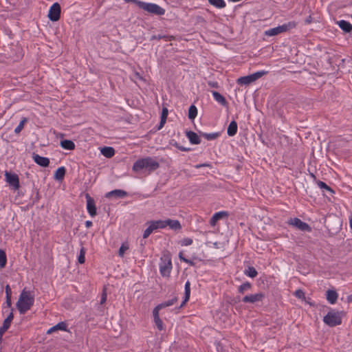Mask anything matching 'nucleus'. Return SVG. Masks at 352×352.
Masks as SVG:
<instances>
[{
    "mask_svg": "<svg viewBox=\"0 0 352 352\" xmlns=\"http://www.w3.org/2000/svg\"><path fill=\"white\" fill-rule=\"evenodd\" d=\"M159 163L154 159L147 157L137 160L133 166V170L135 172H141L144 170L148 173L155 170L159 168Z\"/></svg>",
    "mask_w": 352,
    "mask_h": 352,
    "instance_id": "obj_1",
    "label": "nucleus"
},
{
    "mask_svg": "<svg viewBox=\"0 0 352 352\" xmlns=\"http://www.w3.org/2000/svg\"><path fill=\"white\" fill-rule=\"evenodd\" d=\"M129 249V245L127 243H123L118 251V254L120 256L123 257L125 252Z\"/></svg>",
    "mask_w": 352,
    "mask_h": 352,
    "instance_id": "obj_35",
    "label": "nucleus"
},
{
    "mask_svg": "<svg viewBox=\"0 0 352 352\" xmlns=\"http://www.w3.org/2000/svg\"><path fill=\"white\" fill-rule=\"evenodd\" d=\"M60 6L58 3H54L50 8L47 16L52 21H57L60 16Z\"/></svg>",
    "mask_w": 352,
    "mask_h": 352,
    "instance_id": "obj_9",
    "label": "nucleus"
},
{
    "mask_svg": "<svg viewBox=\"0 0 352 352\" xmlns=\"http://www.w3.org/2000/svg\"><path fill=\"white\" fill-rule=\"evenodd\" d=\"M289 223L302 231L311 232V227L306 223L302 221L298 218H293L289 221Z\"/></svg>",
    "mask_w": 352,
    "mask_h": 352,
    "instance_id": "obj_10",
    "label": "nucleus"
},
{
    "mask_svg": "<svg viewBox=\"0 0 352 352\" xmlns=\"http://www.w3.org/2000/svg\"><path fill=\"white\" fill-rule=\"evenodd\" d=\"M34 302V297L26 290H23L16 302V307L20 314H25L31 309Z\"/></svg>",
    "mask_w": 352,
    "mask_h": 352,
    "instance_id": "obj_2",
    "label": "nucleus"
},
{
    "mask_svg": "<svg viewBox=\"0 0 352 352\" xmlns=\"http://www.w3.org/2000/svg\"><path fill=\"white\" fill-rule=\"evenodd\" d=\"M305 302H307V304L310 305L311 306H315V304L312 302L310 301V299L309 298H307V301H305Z\"/></svg>",
    "mask_w": 352,
    "mask_h": 352,
    "instance_id": "obj_49",
    "label": "nucleus"
},
{
    "mask_svg": "<svg viewBox=\"0 0 352 352\" xmlns=\"http://www.w3.org/2000/svg\"><path fill=\"white\" fill-rule=\"evenodd\" d=\"M126 2H131V3H135V5H137L138 6V8H140V4L139 3H142L143 1H139V0H125Z\"/></svg>",
    "mask_w": 352,
    "mask_h": 352,
    "instance_id": "obj_46",
    "label": "nucleus"
},
{
    "mask_svg": "<svg viewBox=\"0 0 352 352\" xmlns=\"http://www.w3.org/2000/svg\"><path fill=\"white\" fill-rule=\"evenodd\" d=\"M7 263V257L4 250L0 249V268L6 267Z\"/></svg>",
    "mask_w": 352,
    "mask_h": 352,
    "instance_id": "obj_32",
    "label": "nucleus"
},
{
    "mask_svg": "<svg viewBox=\"0 0 352 352\" xmlns=\"http://www.w3.org/2000/svg\"><path fill=\"white\" fill-rule=\"evenodd\" d=\"M139 4L140 9L154 15L162 16L166 12L164 8L155 3L143 1L142 3H139Z\"/></svg>",
    "mask_w": 352,
    "mask_h": 352,
    "instance_id": "obj_4",
    "label": "nucleus"
},
{
    "mask_svg": "<svg viewBox=\"0 0 352 352\" xmlns=\"http://www.w3.org/2000/svg\"><path fill=\"white\" fill-rule=\"evenodd\" d=\"M153 317L154 323L156 325L157 328L160 331H162L164 329V324L160 317V310H158L156 308H154L153 310Z\"/></svg>",
    "mask_w": 352,
    "mask_h": 352,
    "instance_id": "obj_15",
    "label": "nucleus"
},
{
    "mask_svg": "<svg viewBox=\"0 0 352 352\" xmlns=\"http://www.w3.org/2000/svg\"><path fill=\"white\" fill-rule=\"evenodd\" d=\"M190 283L189 281H187L185 284V299L183 304H185L190 298Z\"/></svg>",
    "mask_w": 352,
    "mask_h": 352,
    "instance_id": "obj_34",
    "label": "nucleus"
},
{
    "mask_svg": "<svg viewBox=\"0 0 352 352\" xmlns=\"http://www.w3.org/2000/svg\"><path fill=\"white\" fill-rule=\"evenodd\" d=\"M228 215V212L226 211H220L214 213L210 220V226L212 227L215 226L219 220L227 218Z\"/></svg>",
    "mask_w": 352,
    "mask_h": 352,
    "instance_id": "obj_12",
    "label": "nucleus"
},
{
    "mask_svg": "<svg viewBox=\"0 0 352 352\" xmlns=\"http://www.w3.org/2000/svg\"><path fill=\"white\" fill-rule=\"evenodd\" d=\"M186 136L191 144H199L201 142L199 135L192 131L186 132Z\"/></svg>",
    "mask_w": 352,
    "mask_h": 352,
    "instance_id": "obj_21",
    "label": "nucleus"
},
{
    "mask_svg": "<svg viewBox=\"0 0 352 352\" xmlns=\"http://www.w3.org/2000/svg\"><path fill=\"white\" fill-rule=\"evenodd\" d=\"M168 116V109L166 108L163 109L161 116V125H163L166 120Z\"/></svg>",
    "mask_w": 352,
    "mask_h": 352,
    "instance_id": "obj_42",
    "label": "nucleus"
},
{
    "mask_svg": "<svg viewBox=\"0 0 352 352\" xmlns=\"http://www.w3.org/2000/svg\"><path fill=\"white\" fill-rule=\"evenodd\" d=\"M163 222L164 223V228L168 227L170 229L175 231H178L182 229L181 223L178 220L166 219H163Z\"/></svg>",
    "mask_w": 352,
    "mask_h": 352,
    "instance_id": "obj_11",
    "label": "nucleus"
},
{
    "mask_svg": "<svg viewBox=\"0 0 352 352\" xmlns=\"http://www.w3.org/2000/svg\"><path fill=\"white\" fill-rule=\"evenodd\" d=\"M192 243V239L190 238H185L180 241L182 246L190 245Z\"/></svg>",
    "mask_w": 352,
    "mask_h": 352,
    "instance_id": "obj_43",
    "label": "nucleus"
},
{
    "mask_svg": "<svg viewBox=\"0 0 352 352\" xmlns=\"http://www.w3.org/2000/svg\"><path fill=\"white\" fill-rule=\"evenodd\" d=\"M296 24L294 22H289L287 23L279 25L278 27L271 28L265 32V34L268 36L278 35L279 34L287 32L296 27Z\"/></svg>",
    "mask_w": 352,
    "mask_h": 352,
    "instance_id": "obj_5",
    "label": "nucleus"
},
{
    "mask_svg": "<svg viewBox=\"0 0 352 352\" xmlns=\"http://www.w3.org/2000/svg\"><path fill=\"white\" fill-rule=\"evenodd\" d=\"M32 158L35 163L42 167H47L50 164V160L47 157L40 156L38 154H33Z\"/></svg>",
    "mask_w": 352,
    "mask_h": 352,
    "instance_id": "obj_16",
    "label": "nucleus"
},
{
    "mask_svg": "<svg viewBox=\"0 0 352 352\" xmlns=\"http://www.w3.org/2000/svg\"><path fill=\"white\" fill-rule=\"evenodd\" d=\"M164 223L163 222V219L148 221L146 223L147 228L143 233V238H148L153 232L157 230L164 229Z\"/></svg>",
    "mask_w": 352,
    "mask_h": 352,
    "instance_id": "obj_6",
    "label": "nucleus"
},
{
    "mask_svg": "<svg viewBox=\"0 0 352 352\" xmlns=\"http://www.w3.org/2000/svg\"><path fill=\"white\" fill-rule=\"evenodd\" d=\"M3 335L0 334V342H1Z\"/></svg>",
    "mask_w": 352,
    "mask_h": 352,
    "instance_id": "obj_51",
    "label": "nucleus"
},
{
    "mask_svg": "<svg viewBox=\"0 0 352 352\" xmlns=\"http://www.w3.org/2000/svg\"><path fill=\"white\" fill-rule=\"evenodd\" d=\"M294 296L302 301H307L305 292L302 289H298L294 293Z\"/></svg>",
    "mask_w": 352,
    "mask_h": 352,
    "instance_id": "obj_37",
    "label": "nucleus"
},
{
    "mask_svg": "<svg viewBox=\"0 0 352 352\" xmlns=\"http://www.w3.org/2000/svg\"><path fill=\"white\" fill-rule=\"evenodd\" d=\"M263 296L262 293L248 295L243 298V302L254 303L262 300Z\"/></svg>",
    "mask_w": 352,
    "mask_h": 352,
    "instance_id": "obj_14",
    "label": "nucleus"
},
{
    "mask_svg": "<svg viewBox=\"0 0 352 352\" xmlns=\"http://www.w3.org/2000/svg\"><path fill=\"white\" fill-rule=\"evenodd\" d=\"M66 169L64 166L59 167L54 173V179L62 180L65 175Z\"/></svg>",
    "mask_w": 352,
    "mask_h": 352,
    "instance_id": "obj_26",
    "label": "nucleus"
},
{
    "mask_svg": "<svg viewBox=\"0 0 352 352\" xmlns=\"http://www.w3.org/2000/svg\"><path fill=\"white\" fill-rule=\"evenodd\" d=\"M197 115V109L195 105H191L188 110V118L190 120H194Z\"/></svg>",
    "mask_w": 352,
    "mask_h": 352,
    "instance_id": "obj_33",
    "label": "nucleus"
},
{
    "mask_svg": "<svg viewBox=\"0 0 352 352\" xmlns=\"http://www.w3.org/2000/svg\"><path fill=\"white\" fill-rule=\"evenodd\" d=\"M58 330L67 331V324L65 322H59L56 325L50 328L47 331V333L50 334Z\"/></svg>",
    "mask_w": 352,
    "mask_h": 352,
    "instance_id": "obj_25",
    "label": "nucleus"
},
{
    "mask_svg": "<svg viewBox=\"0 0 352 352\" xmlns=\"http://www.w3.org/2000/svg\"><path fill=\"white\" fill-rule=\"evenodd\" d=\"M216 85H217V83H215V84H212V86H213V87H215V86H216Z\"/></svg>",
    "mask_w": 352,
    "mask_h": 352,
    "instance_id": "obj_52",
    "label": "nucleus"
},
{
    "mask_svg": "<svg viewBox=\"0 0 352 352\" xmlns=\"http://www.w3.org/2000/svg\"><path fill=\"white\" fill-rule=\"evenodd\" d=\"M201 135L208 140H215L218 136V133H202Z\"/></svg>",
    "mask_w": 352,
    "mask_h": 352,
    "instance_id": "obj_40",
    "label": "nucleus"
},
{
    "mask_svg": "<svg viewBox=\"0 0 352 352\" xmlns=\"http://www.w3.org/2000/svg\"><path fill=\"white\" fill-rule=\"evenodd\" d=\"M228 134L229 136L234 135L237 132V124L235 121H232L228 127Z\"/></svg>",
    "mask_w": 352,
    "mask_h": 352,
    "instance_id": "obj_28",
    "label": "nucleus"
},
{
    "mask_svg": "<svg viewBox=\"0 0 352 352\" xmlns=\"http://www.w3.org/2000/svg\"><path fill=\"white\" fill-rule=\"evenodd\" d=\"M319 186L322 188H324L326 190H330V188L324 182H320L319 183Z\"/></svg>",
    "mask_w": 352,
    "mask_h": 352,
    "instance_id": "obj_45",
    "label": "nucleus"
},
{
    "mask_svg": "<svg viewBox=\"0 0 352 352\" xmlns=\"http://www.w3.org/2000/svg\"><path fill=\"white\" fill-rule=\"evenodd\" d=\"M344 316V312L331 309L323 317V322L330 327L340 325L342 322V318Z\"/></svg>",
    "mask_w": 352,
    "mask_h": 352,
    "instance_id": "obj_3",
    "label": "nucleus"
},
{
    "mask_svg": "<svg viewBox=\"0 0 352 352\" xmlns=\"http://www.w3.org/2000/svg\"><path fill=\"white\" fill-rule=\"evenodd\" d=\"M337 24L345 32H350L352 30V25L346 21H339Z\"/></svg>",
    "mask_w": 352,
    "mask_h": 352,
    "instance_id": "obj_23",
    "label": "nucleus"
},
{
    "mask_svg": "<svg viewBox=\"0 0 352 352\" xmlns=\"http://www.w3.org/2000/svg\"><path fill=\"white\" fill-rule=\"evenodd\" d=\"M85 253L86 250L85 248H82L80 250V254L78 258V262L80 264H83L85 262Z\"/></svg>",
    "mask_w": 352,
    "mask_h": 352,
    "instance_id": "obj_39",
    "label": "nucleus"
},
{
    "mask_svg": "<svg viewBox=\"0 0 352 352\" xmlns=\"http://www.w3.org/2000/svg\"><path fill=\"white\" fill-rule=\"evenodd\" d=\"M12 313H10L8 317L4 320L2 327L0 328V334L3 335L4 333L9 329L12 321L13 320Z\"/></svg>",
    "mask_w": 352,
    "mask_h": 352,
    "instance_id": "obj_17",
    "label": "nucleus"
},
{
    "mask_svg": "<svg viewBox=\"0 0 352 352\" xmlns=\"http://www.w3.org/2000/svg\"><path fill=\"white\" fill-rule=\"evenodd\" d=\"M5 180L14 190L20 188L19 177L17 174L8 171L5 172Z\"/></svg>",
    "mask_w": 352,
    "mask_h": 352,
    "instance_id": "obj_8",
    "label": "nucleus"
},
{
    "mask_svg": "<svg viewBox=\"0 0 352 352\" xmlns=\"http://www.w3.org/2000/svg\"><path fill=\"white\" fill-rule=\"evenodd\" d=\"M179 258L183 261L184 262H185L186 263H188V264H190V265H192V262L187 258H185L184 256H183V252H179Z\"/></svg>",
    "mask_w": 352,
    "mask_h": 352,
    "instance_id": "obj_44",
    "label": "nucleus"
},
{
    "mask_svg": "<svg viewBox=\"0 0 352 352\" xmlns=\"http://www.w3.org/2000/svg\"><path fill=\"white\" fill-rule=\"evenodd\" d=\"M60 146L64 149L67 150H74L75 148L74 143L69 140H65L60 142Z\"/></svg>",
    "mask_w": 352,
    "mask_h": 352,
    "instance_id": "obj_27",
    "label": "nucleus"
},
{
    "mask_svg": "<svg viewBox=\"0 0 352 352\" xmlns=\"http://www.w3.org/2000/svg\"><path fill=\"white\" fill-rule=\"evenodd\" d=\"M172 269V263L170 260H168L166 263L162 264L160 267V273L164 276H168Z\"/></svg>",
    "mask_w": 352,
    "mask_h": 352,
    "instance_id": "obj_18",
    "label": "nucleus"
},
{
    "mask_svg": "<svg viewBox=\"0 0 352 352\" xmlns=\"http://www.w3.org/2000/svg\"><path fill=\"white\" fill-rule=\"evenodd\" d=\"M210 4L217 8H223L226 6V3L224 0H208Z\"/></svg>",
    "mask_w": 352,
    "mask_h": 352,
    "instance_id": "obj_30",
    "label": "nucleus"
},
{
    "mask_svg": "<svg viewBox=\"0 0 352 352\" xmlns=\"http://www.w3.org/2000/svg\"><path fill=\"white\" fill-rule=\"evenodd\" d=\"M244 274L250 277V278H254L257 276L258 272L253 267H248L245 271Z\"/></svg>",
    "mask_w": 352,
    "mask_h": 352,
    "instance_id": "obj_31",
    "label": "nucleus"
},
{
    "mask_svg": "<svg viewBox=\"0 0 352 352\" xmlns=\"http://www.w3.org/2000/svg\"><path fill=\"white\" fill-rule=\"evenodd\" d=\"M106 300H107V294H106V293H103L102 299H101V304L104 303Z\"/></svg>",
    "mask_w": 352,
    "mask_h": 352,
    "instance_id": "obj_47",
    "label": "nucleus"
},
{
    "mask_svg": "<svg viewBox=\"0 0 352 352\" xmlns=\"http://www.w3.org/2000/svg\"><path fill=\"white\" fill-rule=\"evenodd\" d=\"M326 296L327 300L331 305H334L336 302L337 299L338 298V293L335 290L331 289H329L327 291Z\"/></svg>",
    "mask_w": 352,
    "mask_h": 352,
    "instance_id": "obj_19",
    "label": "nucleus"
},
{
    "mask_svg": "<svg viewBox=\"0 0 352 352\" xmlns=\"http://www.w3.org/2000/svg\"><path fill=\"white\" fill-rule=\"evenodd\" d=\"M101 153L106 157L111 158L115 155V150L111 146H104L100 149Z\"/></svg>",
    "mask_w": 352,
    "mask_h": 352,
    "instance_id": "obj_24",
    "label": "nucleus"
},
{
    "mask_svg": "<svg viewBox=\"0 0 352 352\" xmlns=\"http://www.w3.org/2000/svg\"><path fill=\"white\" fill-rule=\"evenodd\" d=\"M85 226H86V227H87V228H89V227H91V226H92V223H91V221H87L85 222Z\"/></svg>",
    "mask_w": 352,
    "mask_h": 352,
    "instance_id": "obj_48",
    "label": "nucleus"
},
{
    "mask_svg": "<svg viewBox=\"0 0 352 352\" xmlns=\"http://www.w3.org/2000/svg\"><path fill=\"white\" fill-rule=\"evenodd\" d=\"M177 301V298L176 297H174L167 301L163 302L158 305H157L155 308L157 309L158 310H161L162 309L172 306L175 305Z\"/></svg>",
    "mask_w": 352,
    "mask_h": 352,
    "instance_id": "obj_22",
    "label": "nucleus"
},
{
    "mask_svg": "<svg viewBox=\"0 0 352 352\" xmlns=\"http://www.w3.org/2000/svg\"><path fill=\"white\" fill-rule=\"evenodd\" d=\"M127 195V192L122 190H114L112 191H110L106 194L107 198H110L111 197H124Z\"/></svg>",
    "mask_w": 352,
    "mask_h": 352,
    "instance_id": "obj_20",
    "label": "nucleus"
},
{
    "mask_svg": "<svg viewBox=\"0 0 352 352\" xmlns=\"http://www.w3.org/2000/svg\"><path fill=\"white\" fill-rule=\"evenodd\" d=\"M267 71H258L249 76H243L237 79V83L241 85H248L267 74Z\"/></svg>",
    "mask_w": 352,
    "mask_h": 352,
    "instance_id": "obj_7",
    "label": "nucleus"
},
{
    "mask_svg": "<svg viewBox=\"0 0 352 352\" xmlns=\"http://www.w3.org/2000/svg\"><path fill=\"white\" fill-rule=\"evenodd\" d=\"M6 302L8 306L11 305V295L12 291L9 285L6 287Z\"/></svg>",
    "mask_w": 352,
    "mask_h": 352,
    "instance_id": "obj_38",
    "label": "nucleus"
},
{
    "mask_svg": "<svg viewBox=\"0 0 352 352\" xmlns=\"http://www.w3.org/2000/svg\"><path fill=\"white\" fill-rule=\"evenodd\" d=\"M87 209L88 212L91 217H94L96 214V208L94 199L87 194Z\"/></svg>",
    "mask_w": 352,
    "mask_h": 352,
    "instance_id": "obj_13",
    "label": "nucleus"
},
{
    "mask_svg": "<svg viewBox=\"0 0 352 352\" xmlns=\"http://www.w3.org/2000/svg\"><path fill=\"white\" fill-rule=\"evenodd\" d=\"M212 96L214 100L219 104L225 106L226 104V98L217 91H212Z\"/></svg>",
    "mask_w": 352,
    "mask_h": 352,
    "instance_id": "obj_29",
    "label": "nucleus"
},
{
    "mask_svg": "<svg viewBox=\"0 0 352 352\" xmlns=\"http://www.w3.org/2000/svg\"><path fill=\"white\" fill-rule=\"evenodd\" d=\"M28 122V120L27 118H23L19 124L16 127V129H14V133H16V134H19L23 129L24 126H25V124Z\"/></svg>",
    "mask_w": 352,
    "mask_h": 352,
    "instance_id": "obj_36",
    "label": "nucleus"
},
{
    "mask_svg": "<svg viewBox=\"0 0 352 352\" xmlns=\"http://www.w3.org/2000/svg\"><path fill=\"white\" fill-rule=\"evenodd\" d=\"M251 288V284L249 283H245L239 286V292L240 293H243L244 292L250 289Z\"/></svg>",
    "mask_w": 352,
    "mask_h": 352,
    "instance_id": "obj_41",
    "label": "nucleus"
},
{
    "mask_svg": "<svg viewBox=\"0 0 352 352\" xmlns=\"http://www.w3.org/2000/svg\"><path fill=\"white\" fill-rule=\"evenodd\" d=\"M350 227L352 229V217L350 219Z\"/></svg>",
    "mask_w": 352,
    "mask_h": 352,
    "instance_id": "obj_50",
    "label": "nucleus"
}]
</instances>
